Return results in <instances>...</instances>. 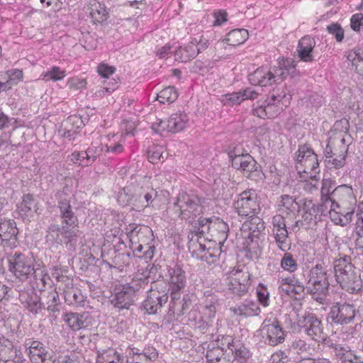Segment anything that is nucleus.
Segmentation results:
<instances>
[{"label":"nucleus","instance_id":"obj_18","mask_svg":"<svg viewBox=\"0 0 363 363\" xmlns=\"http://www.w3.org/2000/svg\"><path fill=\"white\" fill-rule=\"evenodd\" d=\"M331 201L328 206H333L336 208H344L347 206H354V198L352 194V189L346 185H341L335 187L332 191Z\"/></svg>","mask_w":363,"mask_h":363},{"label":"nucleus","instance_id":"obj_12","mask_svg":"<svg viewBox=\"0 0 363 363\" xmlns=\"http://www.w3.org/2000/svg\"><path fill=\"white\" fill-rule=\"evenodd\" d=\"M127 236L130 242V247L137 252H142L144 247L153 240L152 230L145 225H130L127 228Z\"/></svg>","mask_w":363,"mask_h":363},{"label":"nucleus","instance_id":"obj_14","mask_svg":"<svg viewBox=\"0 0 363 363\" xmlns=\"http://www.w3.org/2000/svg\"><path fill=\"white\" fill-rule=\"evenodd\" d=\"M232 167L242 172L243 174L251 179H255L261 174L260 166L249 154L235 155L232 157Z\"/></svg>","mask_w":363,"mask_h":363},{"label":"nucleus","instance_id":"obj_46","mask_svg":"<svg viewBox=\"0 0 363 363\" xmlns=\"http://www.w3.org/2000/svg\"><path fill=\"white\" fill-rule=\"evenodd\" d=\"M347 152V146L342 145L339 148L337 155H333V157L329 158L326 162L331 167L339 169L342 167L345 162V156Z\"/></svg>","mask_w":363,"mask_h":363},{"label":"nucleus","instance_id":"obj_44","mask_svg":"<svg viewBox=\"0 0 363 363\" xmlns=\"http://www.w3.org/2000/svg\"><path fill=\"white\" fill-rule=\"evenodd\" d=\"M90 16L94 23H102L106 20L108 11L104 4L96 2L91 5Z\"/></svg>","mask_w":363,"mask_h":363},{"label":"nucleus","instance_id":"obj_64","mask_svg":"<svg viewBox=\"0 0 363 363\" xmlns=\"http://www.w3.org/2000/svg\"><path fill=\"white\" fill-rule=\"evenodd\" d=\"M178 306L176 308L177 310H179L180 312L184 314L186 310H188L191 304L190 296L186 294L183 296L182 301L178 302Z\"/></svg>","mask_w":363,"mask_h":363},{"label":"nucleus","instance_id":"obj_56","mask_svg":"<svg viewBox=\"0 0 363 363\" xmlns=\"http://www.w3.org/2000/svg\"><path fill=\"white\" fill-rule=\"evenodd\" d=\"M47 309L50 312L55 313L60 311L59 296L56 292L50 293L48 296Z\"/></svg>","mask_w":363,"mask_h":363},{"label":"nucleus","instance_id":"obj_33","mask_svg":"<svg viewBox=\"0 0 363 363\" xmlns=\"http://www.w3.org/2000/svg\"><path fill=\"white\" fill-rule=\"evenodd\" d=\"M0 75H2V91L11 89L13 86L21 82L23 78L22 70L17 69L8 70L4 74H1Z\"/></svg>","mask_w":363,"mask_h":363},{"label":"nucleus","instance_id":"obj_50","mask_svg":"<svg viewBox=\"0 0 363 363\" xmlns=\"http://www.w3.org/2000/svg\"><path fill=\"white\" fill-rule=\"evenodd\" d=\"M167 155L168 153L162 147H154L147 152L148 160L152 164L157 163L159 161L163 162L167 158Z\"/></svg>","mask_w":363,"mask_h":363},{"label":"nucleus","instance_id":"obj_8","mask_svg":"<svg viewBox=\"0 0 363 363\" xmlns=\"http://www.w3.org/2000/svg\"><path fill=\"white\" fill-rule=\"evenodd\" d=\"M262 340L270 346H277L284 342L286 333L276 318L265 319L257 330Z\"/></svg>","mask_w":363,"mask_h":363},{"label":"nucleus","instance_id":"obj_34","mask_svg":"<svg viewBox=\"0 0 363 363\" xmlns=\"http://www.w3.org/2000/svg\"><path fill=\"white\" fill-rule=\"evenodd\" d=\"M21 300L28 311L33 315L39 314L43 308L40 298L35 294H21Z\"/></svg>","mask_w":363,"mask_h":363},{"label":"nucleus","instance_id":"obj_42","mask_svg":"<svg viewBox=\"0 0 363 363\" xmlns=\"http://www.w3.org/2000/svg\"><path fill=\"white\" fill-rule=\"evenodd\" d=\"M330 347L334 350V352L337 357L342 360V363H347L351 362L352 359L355 360L356 356L354 354L349 347H344L340 344L332 343Z\"/></svg>","mask_w":363,"mask_h":363},{"label":"nucleus","instance_id":"obj_49","mask_svg":"<svg viewBox=\"0 0 363 363\" xmlns=\"http://www.w3.org/2000/svg\"><path fill=\"white\" fill-rule=\"evenodd\" d=\"M178 97V94L174 86H168L162 89L157 95V99L161 104L172 103Z\"/></svg>","mask_w":363,"mask_h":363},{"label":"nucleus","instance_id":"obj_43","mask_svg":"<svg viewBox=\"0 0 363 363\" xmlns=\"http://www.w3.org/2000/svg\"><path fill=\"white\" fill-rule=\"evenodd\" d=\"M335 181L328 179L322 181L321 198L323 201V206L327 209L331 201L332 191L335 189Z\"/></svg>","mask_w":363,"mask_h":363},{"label":"nucleus","instance_id":"obj_53","mask_svg":"<svg viewBox=\"0 0 363 363\" xmlns=\"http://www.w3.org/2000/svg\"><path fill=\"white\" fill-rule=\"evenodd\" d=\"M281 266L283 269L289 272H294L297 269V262L290 253H285L281 260Z\"/></svg>","mask_w":363,"mask_h":363},{"label":"nucleus","instance_id":"obj_16","mask_svg":"<svg viewBox=\"0 0 363 363\" xmlns=\"http://www.w3.org/2000/svg\"><path fill=\"white\" fill-rule=\"evenodd\" d=\"M140 196L138 185L131 184L118 192L117 201L121 206H128L132 210L140 211L144 208Z\"/></svg>","mask_w":363,"mask_h":363},{"label":"nucleus","instance_id":"obj_2","mask_svg":"<svg viewBox=\"0 0 363 363\" xmlns=\"http://www.w3.org/2000/svg\"><path fill=\"white\" fill-rule=\"evenodd\" d=\"M333 268L336 281L343 289L351 294L362 290L363 285L360 269L352 263L350 256L336 259Z\"/></svg>","mask_w":363,"mask_h":363},{"label":"nucleus","instance_id":"obj_61","mask_svg":"<svg viewBox=\"0 0 363 363\" xmlns=\"http://www.w3.org/2000/svg\"><path fill=\"white\" fill-rule=\"evenodd\" d=\"M273 79H275V83L279 81L281 82L288 74L289 72L286 69H284L281 66L274 67L272 70Z\"/></svg>","mask_w":363,"mask_h":363},{"label":"nucleus","instance_id":"obj_15","mask_svg":"<svg viewBox=\"0 0 363 363\" xmlns=\"http://www.w3.org/2000/svg\"><path fill=\"white\" fill-rule=\"evenodd\" d=\"M355 307L349 303H336L330 308L328 319L332 323L347 325L353 323L355 317Z\"/></svg>","mask_w":363,"mask_h":363},{"label":"nucleus","instance_id":"obj_45","mask_svg":"<svg viewBox=\"0 0 363 363\" xmlns=\"http://www.w3.org/2000/svg\"><path fill=\"white\" fill-rule=\"evenodd\" d=\"M36 206L37 204L34 201L33 196L30 194H26L23 196L18 208L22 215L32 216L33 212L37 211Z\"/></svg>","mask_w":363,"mask_h":363},{"label":"nucleus","instance_id":"obj_11","mask_svg":"<svg viewBox=\"0 0 363 363\" xmlns=\"http://www.w3.org/2000/svg\"><path fill=\"white\" fill-rule=\"evenodd\" d=\"M297 324L312 340L318 342L325 340L326 334L324 333L323 325L314 313H306L298 315Z\"/></svg>","mask_w":363,"mask_h":363},{"label":"nucleus","instance_id":"obj_1","mask_svg":"<svg viewBox=\"0 0 363 363\" xmlns=\"http://www.w3.org/2000/svg\"><path fill=\"white\" fill-rule=\"evenodd\" d=\"M58 208H60L61 226L51 223L47 228L45 240L50 245H62L72 246L79 237V220L72 211L70 200L64 192L58 194Z\"/></svg>","mask_w":363,"mask_h":363},{"label":"nucleus","instance_id":"obj_20","mask_svg":"<svg viewBox=\"0 0 363 363\" xmlns=\"http://www.w3.org/2000/svg\"><path fill=\"white\" fill-rule=\"evenodd\" d=\"M167 294L151 289L147 298L143 303V307L148 314H155L167 302Z\"/></svg>","mask_w":363,"mask_h":363},{"label":"nucleus","instance_id":"obj_58","mask_svg":"<svg viewBox=\"0 0 363 363\" xmlns=\"http://www.w3.org/2000/svg\"><path fill=\"white\" fill-rule=\"evenodd\" d=\"M328 32L334 35L337 42H342L344 38V30L339 23H332L327 26Z\"/></svg>","mask_w":363,"mask_h":363},{"label":"nucleus","instance_id":"obj_41","mask_svg":"<svg viewBox=\"0 0 363 363\" xmlns=\"http://www.w3.org/2000/svg\"><path fill=\"white\" fill-rule=\"evenodd\" d=\"M285 95H272L269 101H266L265 106L268 118H275L282 110L277 104H279Z\"/></svg>","mask_w":363,"mask_h":363},{"label":"nucleus","instance_id":"obj_7","mask_svg":"<svg viewBox=\"0 0 363 363\" xmlns=\"http://www.w3.org/2000/svg\"><path fill=\"white\" fill-rule=\"evenodd\" d=\"M225 275L228 289L233 294L242 296L248 292L251 284L250 274L245 267H235Z\"/></svg>","mask_w":363,"mask_h":363},{"label":"nucleus","instance_id":"obj_10","mask_svg":"<svg viewBox=\"0 0 363 363\" xmlns=\"http://www.w3.org/2000/svg\"><path fill=\"white\" fill-rule=\"evenodd\" d=\"M250 219L245 221L241 227L242 235L245 239L244 248L248 252L257 247V239L260 233L264 230V223L255 216L249 217Z\"/></svg>","mask_w":363,"mask_h":363},{"label":"nucleus","instance_id":"obj_3","mask_svg":"<svg viewBox=\"0 0 363 363\" xmlns=\"http://www.w3.org/2000/svg\"><path fill=\"white\" fill-rule=\"evenodd\" d=\"M329 281L328 270L323 264H316L308 275L307 291L312 298L320 303H324L328 293Z\"/></svg>","mask_w":363,"mask_h":363},{"label":"nucleus","instance_id":"obj_24","mask_svg":"<svg viewBox=\"0 0 363 363\" xmlns=\"http://www.w3.org/2000/svg\"><path fill=\"white\" fill-rule=\"evenodd\" d=\"M330 207L329 216L331 220L336 225L345 226L352 221L354 214V206H347L344 208Z\"/></svg>","mask_w":363,"mask_h":363},{"label":"nucleus","instance_id":"obj_22","mask_svg":"<svg viewBox=\"0 0 363 363\" xmlns=\"http://www.w3.org/2000/svg\"><path fill=\"white\" fill-rule=\"evenodd\" d=\"M5 199L0 198V211L3 208ZM18 230L16 223L13 220L7 219L0 216V238L2 241H7L11 239L16 240Z\"/></svg>","mask_w":363,"mask_h":363},{"label":"nucleus","instance_id":"obj_57","mask_svg":"<svg viewBox=\"0 0 363 363\" xmlns=\"http://www.w3.org/2000/svg\"><path fill=\"white\" fill-rule=\"evenodd\" d=\"M223 356V350L218 347L208 350L206 352V358L208 363H215L216 362H219Z\"/></svg>","mask_w":363,"mask_h":363},{"label":"nucleus","instance_id":"obj_27","mask_svg":"<svg viewBox=\"0 0 363 363\" xmlns=\"http://www.w3.org/2000/svg\"><path fill=\"white\" fill-rule=\"evenodd\" d=\"M26 346L28 350L30 361L33 363L45 362L49 357L44 345L39 341L28 340Z\"/></svg>","mask_w":363,"mask_h":363},{"label":"nucleus","instance_id":"obj_9","mask_svg":"<svg viewBox=\"0 0 363 363\" xmlns=\"http://www.w3.org/2000/svg\"><path fill=\"white\" fill-rule=\"evenodd\" d=\"M9 270L21 281L35 274L34 259L21 252H15L9 257Z\"/></svg>","mask_w":363,"mask_h":363},{"label":"nucleus","instance_id":"obj_52","mask_svg":"<svg viewBox=\"0 0 363 363\" xmlns=\"http://www.w3.org/2000/svg\"><path fill=\"white\" fill-rule=\"evenodd\" d=\"M290 348L294 352L301 355L310 354L311 350L309 345H308L305 340L301 339L294 340L291 342Z\"/></svg>","mask_w":363,"mask_h":363},{"label":"nucleus","instance_id":"obj_25","mask_svg":"<svg viewBox=\"0 0 363 363\" xmlns=\"http://www.w3.org/2000/svg\"><path fill=\"white\" fill-rule=\"evenodd\" d=\"M211 243L208 242V246L205 244H199V248L196 250V257L200 259L209 265L215 264L219 255L222 252V246L218 245L212 247Z\"/></svg>","mask_w":363,"mask_h":363},{"label":"nucleus","instance_id":"obj_40","mask_svg":"<svg viewBox=\"0 0 363 363\" xmlns=\"http://www.w3.org/2000/svg\"><path fill=\"white\" fill-rule=\"evenodd\" d=\"M248 38V31L246 29H235L229 32L225 40L229 45L235 46L243 43Z\"/></svg>","mask_w":363,"mask_h":363},{"label":"nucleus","instance_id":"obj_36","mask_svg":"<svg viewBox=\"0 0 363 363\" xmlns=\"http://www.w3.org/2000/svg\"><path fill=\"white\" fill-rule=\"evenodd\" d=\"M196 56L195 43H191V41L174 52L175 60L180 62H187Z\"/></svg>","mask_w":363,"mask_h":363},{"label":"nucleus","instance_id":"obj_30","mask_svg":"<svg viewBox=\"0 0 363 363\" xmlns=\"http://www.w3.org/2000/svg\"><path fill=\"white\" fill-rule=\"evenodd\" d=\"M170 286L176 289H184L186 284L185 272L182 267L176 264L167 266Z\"/></svg>","mask_w":363,"mask_h":363},{"label":"nucleus","instance_id":"obj_63","mask_svg":"<svg viewBox=\"0 0 363 363\" xmlns=\"http://www.w3.org/2000/svg\"><path fill=\"white\" fill-rule=\"evenodd\" d=\"M351 28L355 30H359L361 26H363V14L356 13L354 14L350 20Z\"/></svg>","mask_w":363,"mask_h":363},{"label":"nucleus","instance_id":"obj_54","mask_svg":"<svg viewBox=\"0 0 363 363\" xmlns=\"http://www.w3.org/2000/svg\"><path fill=\"white\" fill-rule=\"evenodd\" d=\"M243 101L240 91L225 94L222 96V103L224 105L233 106L240 104Z\"/></svg>","mask_w":363,"mask_h":363},{"label":"nucleus","instance_id":"obj_29","mask_svg":"<svg viewBox=\"0 0 363 363\" xmlns=\"http://www.w3.org/2000/svg\"><path fill=\"white\" fill-rule=\"evenodd\" d=\"M315 45V41L313 38L308 35L303 37L299 40L297 48L300 59L306 62H312L313 60L312 52Z\"/></svg>","mask_w":363,"mask_h":363},{"label":"nucleus","instance_id":"obj_48","mask_svg":"<svg viewBox=\"0 0 363 363\" xmlns=\"http://www.w3.org/2000/svg\"><path fill=\"white\" fill-rule=\"evenodd\" d=\"M65 77V71L60 69L58 67H52L50 69L43 72L40 75V79L45 82H57L62 79Z\"/></svg>","mask_w":363,"mask_h":363},{"label":"nucleus","instance_id":"obj_5","mask_svg":"<svg viewBox=\"0 0 363 363\" xmlns=\"http://www.w3.org/2000/svg\"><path fill=\"white\" fill-rule=\"evenodd\" d=\"M174 211L182 219L188 220L196 218L202 211L201 199L196 195L182 191L174 203Z\"/></svg>","mask_w":363,"mask_h":363},{"label":"nucleus","instance_id":"obj_17","mask_svg":"<svg viewBox=\"0 0 363 363\" xmlns=\"http://www.w3.org/2000/svg\"><path fill=\"white\" fill-rule=\"evenodd\" d=\"M286 223L287 221L283 215H276L272 218L273 235L277 245L282 251H286L289 247Z\"/></svg>","mask_w":363,"mask_h":363},{"label":"nucleus","instance_id":"obj_31","mask_svg":"<svg viewBox=\"0 0 363 363\" xmlns=\"http://www.w3.org/2000/svg\"><path fill=\"white\" fill-rule=\"evenodd\" d=\"M234 315L240 317H250L257 315L260 308L257 303L252 301H245L241 304L230 308Z\"/></svg>","mask_w":363,"mask_h":363},{"label":"nucleus","instance_id":"obj_51","mask_svg":"<svg viewBox=\"0 0 363 363\" xmlns=\"http://www.w3.org/2000/svg\"><path fill=\"white\" fill-rule=\"evenodd\" d=\"M251 352L244 346L235 350L234 360L238 363H251Z\"/></svg>","mask_w":363,"mask_h":363},{"label":"nucleus","instance_id":"obj_26","mask_svg":"<svg viewBox=\"0 0 363 363\" xmlns=\"http://www.w3.org/2000/svg\"><path fill=\"white\" fill-rule=\"evenodd\" d=\"M300 211V205L296 201V199L289 195L281 196L280 201L279 215H286V219L293 220Z\"/></svg>","mask_w":363,"mask_h":363},{"label":"nucleus","instance_id":"obj_47","mask_svg":"<svg viewBox=\"0 0 363 363\" xmlns=\"http://www.w3.org/2000/svg\"><path fill=\"white\" fill-rule=\"evenodd\" d=\"M213 218H199L194 225L196 234L203 235L205 238L210 236Z\"/></svg>","mask_w":363,"mask_h":363},{"label":"nucleus","instance_id":"obj_39","mask_svg":"<svg viewBox=\"0 0 363 363\" xmlns=\"http://www.w3.org/2000/svg\"><path fill=\"white\" fill-rule=\"evenodd\" d=\"M137 185L140 194V198L143 201V208L150 206L157 196V191L149 185L141 186L138 184Z\"/></svg>","mask_w":363,"mask_h":363},{"label":"nucleus","instance_id":"obj_23","mask_svg":"<svg viewBox=\"0 0 363 363\" xmlns=\"http://www.w3.org/2000/svg\"><path fill=\"white\" fill-rule=\"evenodd\" d=\"M63 320L74 331L84 329L91 324V317L88 313H67L63 316Z\"/></svg>","mask_w":363,"mask_h":363},{"label":"nucleus","instance_id":"obj_13","mask_svg":"<svg viewBox=\"0 0 363 363\" xmlns=\"http://www.w3.org/2000/svg\"><path fill=\"white\" fill-rule=\"evenodd\" d=\"M238 215L242 217H252L259 211L257 194L253 189H248L240 194L234 203Z\"/></svg>","mask_w":363,"mask_h":363},{"label":"nucleus","instance_id":"obj_59","mask_svg":"<svg viewBox=\"0 0 363 363\" xmlns=\"http://www.w3.org/2000/svg\"><path fill=\"white\" fill-rule=\"evenodd\" d=\"M152 129L156 133L159 134H163L164 133H170L169 121L157 119L155 122L152 124Z\"/></svg>","mask_w":363,"mask_h":363},{"label":"nucleus","instance_id":"obj_6","mask_svg":"<svg viewBox=\"0 0 363 363\" xmlns=\"http://www.w3.org/2000/svg\"><path fill=\"white\" fill-rule=\"evenodd\" d=\"M148 284V278H136L130 284L123 286L115 294L112 303L119 309L128 308L133 303V296L140 289H145Z\"/></svg>","mask_w":363,"mask_h":363},{"label":"nucleus","instance_id":"obj_38","mask_svg":"<svg viewBox=\"0 0 363 363\" xmlns=\"http://www.w3.org/2000/svg\"><path fill=\"white\" fill-rule=\"evenodd\" d=\"M0 355L4 363H6L16 356V349L13 343L4 337L0 338Z\"/></svg>","mask_w":363,"mask_h":363},{"label":"nucleus","instance_id":"obj_35","mask_svg":"<svg viewBox=\"0 0 363 363\" xmlns=\"http://www.w3.org/2000/svg\"><path fill=\"white\" fill-rule=\"evenodd\" d=\"M170 133H177L183 130L188 125L189 118L186 114L176 113L170 116L168 119Z\"/></svg>","mask_w":363,"mask_h":363},{"label":"nucleus","instance_id":"obj_4","mask_svg":"<svg viewBox=\"0 0 363 363\" xmlns=\"http://www.w3.org/2000/svg\"><path fill=\"white\" fill-rule=\"evenodd\" d=\"M296 167L298 172L306 174V177L317 180L320 173L318 155L307 145H301L296 152Z\"/></svg>","mask_w":363,"mask_h":363},{"label":"nucleus","instance_id":"obj_55","mask_svg":"<svg viewBox=\"0 0 363 363\" xmlns=\"http://www.w3.org/2000/svg\"><path fill=\"white\" fill-rule=\"evenodd\" d=\"M86 152L87 154V162L85 163V165L89 166L96 161V158L101 155L102 147L101 145L96 146L92 144L91 146L86 150Z\"/></svg>","mask_w":363,"mask_h":363},{"label":"nucleus","instance_id":"obj_28","mask_svg":"<svg viewBox=\"0 0 363 363\" xmlns=\"http://www.w3.org/2000/svg\"><path fill=\"white\" fill-rule=\"evenodd\" d=\"M248 80L252 84L261 86H271L275 83L272 72L263 68H258L253 73L249 74Z\"/></svg>","mask_w":363,"mask_h":363},{"label":"nucleus","instance_id":"obj_21","mask_svg":"<svg viewBox=\"0 0 363 363\" xmlns=\"http://www.w3.org/2000/svg\"><path fill=\"white\" fill-rule=\"evenodd\" d=\"M128 350V362L152 363L158 357V353L154 347H149L142 351L135 347H129Z\"/></svg>","mask_w":363,"mask_h":363},{"label":"nucleus","instance_id":"obj_62","mask_svg":"<svg viewBox=\"0 0 363 363\" xmlns=\"http://www.w3.org/2000/svg\"><path fill=\"white\" fill-rule=\"evenodd\" d=\"M347 60L352 62V65H357L363 60V51L351 50L347 55Z\"/></svg>","mask_w":363,"mask_h":363},{"label":"nucleus","instance_id":"obj_19","mask_svg":"<svg viewBox=\"0 0 363 363\" xmlns=\"http://www.w3.org/2000/svg\"><path fill=\"white\" fill-rule=\"evenodd\" d=\"M228 225L219 218H213L210 236L206 240L215 242V245L222 246L228 236Z\"/></svg>","mask_w":363,"mask_h":363},{"label":"nucleus","instance_id":"obj_60","mask_svg":"<svg viewBox=\"0 0 363 363\" xmlns=\"http://www.w3.org/2000/svg\"><path fill=\"white\" fill-rule=\"evenodd\" d=\"M67 86L71 89L80 90L86 88V82L83 79L72 77L68 80Z\"/></svg>","mask_w":363,"mask_h":363},{"label":"nucleus","instance_id":"obj_32","mask_svg":"<svg viewBox=\"0 0 363 363\" xmlns=\"http://www.w3.org/2000/svg\"><path fill=\"white\" fill-rule=\"evenodd\" d=\"M123 354L114 348L98 350L96 363H123Z\"/></svg>","mask_w":363,"mask_h":363},{"label":"nucleus","instance_id":"obj_37","mask_svg":"<svg viewBox=\"0 0 363 363\" xmlns=\"http://www.w3.org/2000/svg\"><path fill=\"white\" fill-rule=\"evenodd\" d=\"M65 302L70 306H78L84 301L80 290L72 286H66L63 291Z\"/></svg>","mask_w":363,"mask_h":363}]
</instances>
